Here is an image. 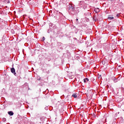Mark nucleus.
<instances>
[{"mask_svg": "<svg viewBox=\"0 0 124 124\" xmlns=\"http://www.w3.org/2000/svg\"><path fill=\"white\" fill-rule=\"evenodd\" d=\"M72 96L74 97V98H76V97H77V94L76 93H73Z\"/></svg>", "mask_w": 124, "mask_h": 124, "instance_id": "6", "label": "nucleus"}, {"mask_svg": "<svg viewBox=\"0 0 124 124\" xmlns=\"http://www.w3.org/2000/svg\"><path fill=\"white\" fill-rule=\"evenodd\" d=\"M77 21H78V19H77Z\"/></svg>", "mask_w": 124, "mask_h": 124, "instance_id": "13", "label": "nucleus"}, {"mask_svg": "<svg viewBox=\"0 0 124 124\" xmlns=\"http://www.w3.org/2000/svg\"><path fill=\"white\" fill-rule=\"evenodd\" d=\"M5 2H6V3H9L10 1H9V0H5Z\"/></svg>", "mask_w": 124, "mask_h": 124, "instance_id": "8", "label": "nucleus"}, {"mask_svg": "<svg viewBox=\"0 0 124 124\" xmlns=\"http://www.w3.org/2000/svg\"><path fill=\"white\" fill-rule=\"evenodd\" d=\"M8 113L10 116H13L14 115V113L13 111H9Z\"/></svg>", "mask_w": 124, "mask_h": 124, "instance_id": "5", "label": "nucleus"}, {"mask_svg": "<svg viewBox=\"0 0 124 124\" xmlns=\"http://www.w3.org/2000/svg\"><path fill=\"white\" fill-rule=\"evenodd\" d=\"M11 71L12 73H13V74H14V75L16 74V72H15V69L14 68H12L11 69Z\"/></svg>", "mask_w": 124, "mask_h": 124, "instance_id": "1", "label": "nucleus"}, {"mask_svg": "<svg viewBox=\"0 0 124 124\" xmlns=\"http://www.w3.org/2000/svg\"><path fill=\"white\" fill-rule=\"evenodd\" d=\"M84 83L89 82V78H86L85 79H84Z\"/></svg>", "mask_w": 124, "mask_h": 124, "instance_id": "7", "label": "nucleus"}, {"mask_svg": "<svg viewBox=\"0 0 124 124\" xmlns=\"http://www.w3.org/2000/svg\"><path fill=\"white\" fill-rule=\"evenodd\" d=\"M116 16H117V17H118L119 14H117Z\"/></svg>", "mask_w": 124, "mask_h": 124, "instance_id": "10", "label": "nucleus"}, {"mask_svg": "<svg viewBox=\"0 0 124 124\" xmlns=\"http://www.w3.org/2000/svg\"><path fill=\"white\" fill-rule=\"evenodd\" d=\"M111 1H114V0H111Z\"/></svg>", "mask_w": 124, "mask_h": 124, "instance_id": "11", "label": "nucleus"}, {"mask_svg": "<svg viewBox=\"0 0 124 124\" xmlns=\"http://www.w3.org/2000/svg\"><path fill=\"white\" fill-rule=\"evenodd\" d=\"M94 11H95V13H98V12H99V9L98 8H95L94 9Z\"/></svg>", "mask_w": 124, "mask_h": 124, "instance_id": "4", "label": "nucleus"}, {"mask_svg": "<svg viewBox=\"0 0 124 124\" xmlns=\"http://www.w3.org/2000/svg\"><path fill=\"white\" fill-rule=\"evenodd\" d=\"M69 9L71 11H73V6H72V5H70L69 6Z\"/></svg>", "mask_w": 124, "mask_h": 124, "instance_id": "2", "label": "nucleus"}, {"mask_svg": "<svg viewBox=\"0 0 124 124\" xmlns=\"http://www.w3.org/2000/svg\"><path fill=\"white\" fill-rule=\"evenodd\" d=\"M108 19L109 20H113L114 19V17H113L112 16H108Z\"/></svg>", "mask_w": 124, "mask_h": 124, "instance_id": "3", "label": "nucleus"}, {"mask_svg": "<svg viewBox=\"0 0 124 124\" xmlns=\"http://www.w3.org/2000/svg\"><path fill=\"white\" fill-rule=\"evenodd\" d=\"M45 40V37H43V41H44Z\"/></svg>", "mask_w": 124, "mask_h": 124, "instance_id": "9", "label": "nucleus"}, {"mask_svg": "<svg viewBox=\"0 0 124 124\" xmlns=\"http://www.w3.org/2000/svg\"><path fill=\"white\" fill-rule=\"evenodd\" d=\"M121 65H119V66H118V67H121Z\"/></svg>", "mask_w": 124, "mask_h": 124, "instance_id": "12", "label": "nucleus"}]
</instances>
